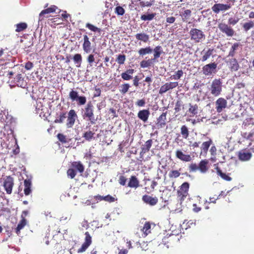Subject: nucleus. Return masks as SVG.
Listing matches in <instances>:
<instances>
[{
    "label": "nucleus",
    "mask_w": 254,
    "mask_h": 254,
    "mask_svg": "<svg viewBox=\"0 0 254 254\" xmlns=\"http://www.w3.org/2000/svg\"><path fill=\"white\" fill-rule=\"evenodd\" d=\"M227 102L223 98H219L216 101V109L218 113H220L227 106Z\"/></svg>",
    "instance_id": "16"
},
{
    "label": "nucleus",
    "mask_w": 254,
    "mask_h": 254,
    "mask_svg": "<svg viewBox=\"0 0 254 254\" xmlns=\"http://www.w3.org/2000/svg\"><path fill=\"white\" fill-rule=\"evenodd\" d=\"M149 115V111L148 110L144 109L138 112L137 117L143 122H146L148 119Z\"/></svg>",
    "instance_id": "23"
},
{
    "label": "nucleus",
    "mask_w": 254,
    "mask_h": 254,
    "mask_svg": "<svg viewBox=\"0 0 254 254\" xmlns=\"http://www.w3.org/2000/svg\"><path fill=\"white\" fill-rule=\"evenodd\" d=\"M210 94L214 97L219 96L222 91V81L220 78H215L208 87Z\"/></svg>",
    "instance_id": "1"
},
{
    "label": "nucleus",
    "mask_w": 254,
    "mask_h": 254,
    "mask_svg": "<svg viewBox=\"0 0 254 254\" xmlns=\"http://www.w3.org/2000/svg\"><path fill=\"white\" fill-rule=\"evenodd\" d=\"M71 167L79 172L80 173H82L84 170V167L83 165L80 161H74L71 163Z\"/></svg>",
    "instance_id": "27"
},
{
    "label": "nucleus",
    "mask_w": 254,
    "mask_h": 254,
    "mask_svg": "<svg viewBox=\"0 0 254 254\" xmlns=\"http://www.w3.org/2000/svg\"><path fill=\"white\" fill-rule=\"evenodd\" d=\"M209 162L207 159H203L200 161L198 164V169L200 173H206L208 170Z\"/></svg>",
    "instance_id": "21"
},
{
    "label": "nucleus",
    "mask_w": 254,
    "mask_h": 254,
    "mask_svg": "<svg viewBox=\"0 0 254 254\" xmlns=\"http://www.w3.org/2000/svg\"><path fill=\"white\" fill-rule=\"evenodd\" d=\"M126 57L125 55H119L117 58V62L119 64H123L126 61Z\"/></svg>",
    "instance_id": "52"
},
{
    "label": "nucleus",
    "mask_w": 254,
    "mask_h": 254,
    "mask_svg": "<svg viewBox=\"0 0 254 254\" xmlns=\"http://www.w3.org/2000/svg\"><path fill=\"white\" fill-rule=\"evenodd\" d=\"M69 97L72 101H76L79 106L84 105L86 102V98L84 96H79L77 91L71 89L69 93Z\"/></svg>",
    "instance_id": "5"
},
{
    "label": "nucleus",
    "mask_w": 254,
    "mask_h": 254,
    "mask_svg": "<svg viewBox=\"0 0 254 254\" xmlns=\"http://www.w3.org/2000/svg\"><path fill=\"white\" fill-rule=\"evenodd\" d=\"M212 143V140L210 138L208 141L203 142L200 147L201 151L205 153L207 152Z\"/></svg>",
    "instance_id": "39"
},
{
    "label": "nucleus",
    "mask_w": 254,
    "mask_h": 254,
    "mask_svg": "<svg viewBox=\"0 0 254 254\" xmlns=\"http://www.w3.org/2000/svg\"><path fill=\"white\" fill-rule=\"evenodd\" d=\"M239 21V18H230L228 19V23L229 24L234 25L236 24Z\"/></svg>",
    "instance_id": "62"
},
{
    "label": "nucleus",
    "mask_w": 254,
    "mask_h": 254,
    "mask_svg": "<svg viewBox=\"0 0 254 254\" xmlns=\"http://www.w3.org/2000/svg\"><path fill=\"white\" fill-rule=\"evenodd\" d=\"M239 159L243 161L249 160L252 157V153L247 150H242L239 152Z\"/></svg>",
    "instance_id": "20"
},
{
    "label": "nucleus",
    "mask_w": 254,
    "mask_h": 254,
    "mask_svg": "<svg viewBox=\"0 0 254 254\" xmlns=\"http://www.w3.org/2000/svg\"><path fill=\"white\" fill-rule=\"evenodd\" d=\"M24 194L26 195H29L32 191L31 190V186L32 183L30 180L29 179H26L24 181Z\"/></svg>",
    "instance_id": "28"
},
{
    "label": "nucleus",
    "mask_w": 254,
    "mask_h": 254,
    "mask_svg": "<svg viewBox=\"0 0 254 254\" xmlns=\"http://www.w3.org/2000/svg\"><path fill=\"white\" fill-rule=\"evenodd\" d=\"M14 80L18 86L22 87L23 85V78L21 74H18L14 78Z\"/></svg>",
    "instance_id": "50"
},
{
    "label": "nucleus",
    "mask_w": 254,
    "mask_h": 254,
    "mask_svg": "<svg viewBox=\"0 0 254 254\" xmlns=\"http://www.w3.org/2000/svg\"><path fill=\"white\" fill-rule=\"evenodd\" d=\"M95 133L91 130H89L83 133V137H84L87 141H91L93 138H94V135Z\"/></svg>",
    "instance_id": "43"
},
{
    "label": "nucleus",
    "mask_w": 254,
    "mask_h": 254,
    "mask_svg": "<svg viewBox=\"0 0 254 254\" xmlns=\"http://www.w3.org/2000/svg\"><path fill=\"white\" fill-rule=\"evenodd\" d=\"M218 28L223 33L228 37H232L235 34L234 30L229 25L225 23H220Z\"/></svg>",
    "instance_id": "10"
},
{
    "label": "nucleus",
    "mask_w": 254,
    "mask_h": 254,
    "mask_svg": "<svg viewBox=\"0 0 254 254\" xmlns=\"http://www.w3.org/2000/svg\"><path fill=\"white\" fill-rule=\"evenodd\" d=\"M176 157L184 162H190L192 157L189 154H184L181 150H177L176 151Z\"/></svg>",
    "instance_id": "17"
},
{
    "label": "nucleus",
    "mask_w": 254,
    "mask_h": 254,
    "mask_svg": "<svg viewBox=\"0 0 254 254\" xmlns=\"http://www.w3.org/2000/svg\"><path fill=\"white\" fill-rule=\"evenodd\" d=\"M152 52L150 47H147L144 48H141L138 51V54L140 56H143L145 55L150 54Z\"/></svg>",
    "instance_id": "42"
},
{
    "label": "nucleus",
    "mask_w": 254,
    "mask_h": 254,
    "mask_svg": "<svg viewBox=\"0 0 254 254\" xmlns=\"http://www.w3.org/2000/svg\"><path fill=\"white\" fill-rule=\"evenodd\" d=\"M85 238L84 242L82 244L81 248L77 250L78 253L84 252L92 243V238L88 232L85 233Z\"/></svg>",
    "instance_id": "12"
},
{
    "label": "nucleus",
    "mask_w": 254,
    "mask_h": 254,
    "mask_svg": "<svg viewBox=\"0 0 254 254\" xmlns=\"http://www.w3.org/2000/svg\"><path fill=\"white\" fill-rule=\"evenodd\" d=\"M191 13V12L190 10H185L182 15V16H183V20L184 21L188 20L190 16Z\"/></svg>",
    "instance_id": "54"
},
{
    "label": "nucleus",
    "mask_w": 254,
    "mask_h": 254,
    "mask_svg": "<svg viewBox=\"0 0 254 254\" xmlns=\"http://www.w3.org/2000/svg\"><path fill=\"white\" fill-rule=\"evenodd\" d=\"M181 133L184 138L187 139L189 135V131L188 128L183 125L181 127Z\"/></svg>",
    "instance_id": "44"
},
{
    "label": "nucleus",
    "mask_w": 254,
    "mask_h": 254,
    "mask_svg": "<svg viewBox=\"0 0 254 254\" xmlns=\"http://www.w3.org/2000/svg\"><path fill=\"white\" fill-rule=\"evenodd\" d=\"M155 2L154 0H150V1H143L142 0H137L136 1V3L135 5L136 6L135 9L136 10L140 11L142 8L145 6L146 7H150Z\"/></svg>",
    "instance_id": "14"
},
{
    "label": "nucleus",
    "mask_w": 254,
    "mask_h": 254,
    "mask_svg": "<svg viewBox=\"0 0 254 254\" xmlns=\"http://www.w3.org/2000/svg\"><path fill=\"white\" fill-rule=\"evenodd\" d=\"M115 12L118 15H123L125 13V9L121 6H117L115 8Z\"/></svg>",
    "instance_id": "55"
},
{
    "label": "nucleus",
    "mask_w": 254,
    "mask_h": 254,
    "mask_svg": "<svg viewBox=\"0 0 254 254\" xmlns=\"http://www.w3.org/2000/svg\"><path fill=\"white\" fill-rule=\"evenodd\" d=\"M87 62L92 65V64L95 62L94 55L93 54H90L87 58Z\"/></svg>",
    "instance_id": "60"
},
{
    "label": "nucleus",
    "mask_w": 254,
    "mask_h": 254,
    "mask_svg": "<svg viewBox=\"0 0 254 254\" xmlns=\"http://www.w3.org/2000/svg\"><path fill=\"white\" fill-rule=\"evenodd\" d=\"M182 106V102L180 100H178L176 103H175V112L178 113L181 110V107Z\"/></svg>",
    "instance_id": "57"
},
{
    "label": "nucleus",
    "mask_w": 254,
    "mask_h": 254,
    "mask_svg": "<svg viewBox=\"0 0 254 254\" xmlns=\"http://www.w3.org/2000/svg\"><path fill=\"white\" fill-rule=\"evenodd\" d=\"M82 49L84 52L87 54L89 53L92 50V44L87 35H83Z\"/></svg>",
    "instance_id": "15"
},
{
    "label": "nucleus",
    "mask_w": 254,
    "mask_h": 254,
    "mask_svg": "<svg viewBox=\"0 0 254 254\" xmlns=\"http://www.w3.org/2000/svg\"><path fill=\"white\" fill-rule=\"evenodd\" d=\"M142 199L144 203L149 204L151 206H154L156 205L158 201L157 197H153L147 194L144 195L142 196Z\"/></svg>",
    "instance_id": "18"
},
{
    "label": "nucleus",
    "mask_w": 254,
    "mask_h": 254,
    "mask_svg": "<svg viewBox=\"0 0 254 254\" xmlns=\"http://www.w3.org/2000/svg\"><path fill=\"white\" fill-rule=\"evenodd\" d=\"M66 112L61 113L59 118L56 119L55 120L54 122L55 123H60V124L63 123L64 122V120L66 117Z\"/></svg>",
    "instance_id": "51"
},
{
    "label": "nucleus",
    "mask_w": 254,
    "mask_h": 254,
    "mask_svg": "<svg viewBox=\"0 0 254 254\" xmlns=\"http://www.w3.org/2000/svg\"><path fill=\"white\" fill-rule=\"evenodd\" d=\"M178 85L179 83L177 81L166 82L160 87L159 90V94L160 95H163L167 92L175 88L178 86Z\"/></svg>",
    "instance_id": "8"
},
{
    "label": "nucleus",
    "mask_w": 254,
    "mask_h": 254,
    "mask_svg": "<svg viewBox=\"0 0 254 254\" xmlns=\"http://www.w3.org/2000/svg\"><path fill=\"white\" fill-rule=\"evenodd\" d=\"M134 70L133 69H128L125 72L121 74L122 78L125 80H129L132 79V77L131 74L134 73Z\"/></svg>",
    "instance_id": "31"
},
{
    "label": "nucleus",
    "mask_w": 254,
    "mask_h": 254,
    "mask_svg": "<svg viewBox=\"0 0 254 254\" xmlns=\"http://www.w3.org/2000/svg\"><path fill=\"white\" fill-rule=\"evenodd\" d=\"M228 65L229 69L232 71H236L240 67V65L237 60L234 58L229 60L228 62Z\"/></svg>",
    "instance_id": "22"
},
{
    "label": "nucleus",
    "mask_w": 254,
    "mask_h": 254,
    "mask_svg": "<svg viewBox=\"0 0 254 254\" xmlns=\"http://www.w3.org/2000/svg\"><path fill=\"white\" fill-rule=\"evenodd\" d=\"M77 119V115L75 111L71 109L68 113L66 126L67 128H71L75 124V120Z\"/></svg>",
    "instance_id": "11"
},
{
    "label": "nucleus",
    "mask_w": 254,
    "mask_h": 254,
    "mask_svg": "<svg viewBox=\"0 0 254 254\" xmlns=\"http://www.w3.org/2000/svg\"><path fill=\"white\" fill-rule=\"evenodd\" d=\"M189 112L190 114V117H193L197 114L198 105L197 104L192 105L189 104Z\"/></svg>",
    "instance_id": "33"
},
{
    "label": "nucleus",
    "mask_w": 254,
    "mask_h": 254,
    "mask_svg": "<svg viewBox=\"0 0 254 254\" xmlns=\"http://www.w3.org/2000/svg\"><path fill=\"white\" fill-rule=\"evenodd\" d=\"M127 186L135 189L137 188L139 186V182L136 176H131L130 177Z\"/></svg>",
    "instance_id": "26"
},
{
    "label": "nucleus",
    "mask_w": 254,
    "mask_h": 254,
    "mask_svg": "<svg viewBox=\"0 0 254 254\" xmlns=\"http://www.w3.org/2000/svg\"><path fill=\"white\" fill-rule=\"evenodd\" d=\"M94 107L91 101H89L84 107L83 110L84 113L83 117L85 119H87L90 121L91 124L95 123V119L94 114Z\"/></svg>",
    "instance_id": "2"
},
{
    "label": "nucleus",
    "mask_w": 254,
    "mask_h": 254,
    "mask_svg": "<svg viewBox=\"0 0 254 254\" xmlns=\"http://www.w3.org/2000/svg\"><path fill=\"white\" fill-rule=\"evenodd\" d=\"M15 31L17 32H21L27 28V25L26 23L21 22L16 25Z\"/></svg>",
    "instance_id": "45"
},
{
    "label": "nucleus",
    "mask_w": 254,
    "mask_h": 254,
    "mask_svg": "<svg viewBox=\"0 0 254 254\" xmlns=\"http://www.w3.org/2000/svg\"><path fill=\"white\" fill-rule=\"evenodd\" d=\"M242 27L244 31L248 32L249 30L254 27V21L252 20H249L243 24Z\"/></svg>",
    "instance_id": "35"
},
{
    "label": "nucleus",
    "mask_w": 254,
    "mask_h": 254,
    "mask_svg": "<svg viewBox=\"0 0 254 254\" xmlns=\"http://www.w3.org/2000/svg\"><path fill=\"white\" fill-rule=\"evenodd\" d=\"M183 74H184V72L182 69L178 70V71L175 72V73L174 75L170 76V78L171 79L179 80L183 76Z\"/></svg>",
    "instance_id": "47"
},
{
    "label": "nucleus",
    "mask_w": 254,
    "mask_h": 254,
    "mask_svg": "<svg viewBox=\"0 0 254 254\" xmlns=\"http://www.w3.org/2000/svg\"><path fill=\"white\" fill-rule=\"evenodd\" d=\"M145 104V100L144 99L138 100L135 103V105L138 107H143Z\"/></svg>",
    "instance_id": "63"
},
{
    "label": "nucleus",
    "mask_w": 254,
    "mask_h": 254,
    "mask_svg": "<svg viewBox=\"0 0 254 254\" xmlns=\"http://www.w3.org/2000/svg\"><path fill=\"white\" fill-rule=\"evenodd\" d=\"M103 199L104 200L109 202H112L115 201V198L109 194L104 196Z\"/></svg>",
    "instance_id": "61"
},
{
    "label": "nucleus",
    "mask_w": 254,
    "mask_h": 254,
    "mask_svg": "<svg viewBox=\"0 0 254 254\" xmlns=\"http://www.w3.org/2000/svg\"><path fill=\"white\" fill-rule=\"evenodd\" d=\"M14 186V179L10 176H6L3 180V186L6 193L10 194L12 193Z\"/></svg>",
    "instance_id": "9"
},
{
    "label": "nucleus",
    "mask_w": 254,
    "mask_h": 254,
    "mask_svg": "<svg viewBox=\"0 0 254 254\" xmlns=\"http://www.w3.org/2000/svg\"><path fill=\"white\" fill-rule=\"evenodd\" d=\"M27 224V220L25 218H22L18 223L17 227L15 229V232L17 235L20 234V230H22Z\"/></svg>",
    "instance_id": "29"
},
{
    "label": "nucleus",
    "mask_w": 254,
    "mask_h": 254,
    "mask_svg": "<svg viewBox=\"0 0 254 254\" xmlns=\"http://www.w3.org/2000/svg\"><path fill=\"white\" fill-rule=\"evenodd\" d=\"M215 169L216 170L217 174L222 179L227 181H230L232 180V178L230 177L228 174L223 173L220 168L216 164L215 165Z\"/></svg>",
    "instance_id": "25"
},
{
    "label": "nucleus",
    "mask_w": 254,
    "mask_h": 254,
    "mask_svg": "<svg viewBox=\"0 0 254 254\" xmlns=\"http://www.w3.org/2000/svg\"><path fill=\"white\" fill-rule=\"evenodd\" d=\"M135 37L137 40L142 41L144 43H147L149 39V35L144 32L137 33Z\"/></svg>",
    "instance_id": "30"
},
{
    "label": "nucleus",
    "mask_w": 254,
    "mask_h": 254,
    "mask_svg": "<svg viewBox=\"0 0 254 254\" xmlns=\"http://www.w3.org/2000/svg\"><path fill=\"white\" fill-rule=\"evenodd\" d=\"M214 52V49H208L206 52H204L203 55L202 56L200 60L202 62H205L208 60L210 56L212 55Z\"/></svg>",
    "instance_id": "38"
},
{
    "label": "nucleus",
    "mask_w": 254,
    "mask_h": 254,
    "mask_svg": "<svg viewBox=\"0 0 254 254\" xmlns=\"http://www.w3.org/2000/svg\"><path fill=\"white\" fill-rule=\"evenodd\" d=\"M189 34L190 40L194 43L202 42L205 38L203 32L197 28H191Z\"/></svg>",
    "instance_id": "3"
},
{
    "label": "nucleus",
    "mask_w": 254,
    "mask_h": 254,
    "mask_svg": "<svg viewBox=\"0 0 254 254\" xmlns=\"http://www.w3.org/2000/svg\"><path fill=\"white\" fill-rule=\"evenodd\" d=\"M58 8L56 5H51L50 7L43 10L39 15V21H43L45 17H49L48 14L51 13H54Z\"/></svg>",
    "instance_id": "13"
},
{
    "label": "nucleus",
    "mask_w": 254,
    "mask_h": 254,
    "mask_svg": "<svg viewBox=\"0 0 254 254\" xmlns=\"http://www.w3.org/2000/svg\"><path fill=\"white\" fill-rule=\"evenodd\" d=\"M57 137L59 141H60L62 143H66L67 142L65 135L62 133H59L57 135Z\"/></svg>",
    "instance_id": "58"
},
{
    "label": "nucleus",
    "mask_w": 254,
    "mask_h": 254,
    "mask_svg": "<svg viewBox=\"0 0 254 254\" xmlns=\"http://www.w3.org/2000/svg\"><path fill=\"white\" fill-rule=\"evenodd\" d=\"M141 230L143 233V237H146L151 233V223L149 222H145Z\"/></svg>",
    "instance_id": "32"
},
{
    "label": "nucleus",
    "mask_w": 254,
    "mask_h": 254,
    "mask_svg": "<svg viewBox=\"0 0 254 254\" xmlns=\"http://www.w3.org/2000/svg\"><path fill=\"white\" fill-rule=\"evenodd\" d=\"M73 60L76 67H79L82 62V56L80 54H76L73 57Z\"/></svg>",
    "instance_id": "40"
},
{
    "label": "nucleus",
    "mask_w": 254,
    "mask_h": 254,
    "mask_svg": "<svg viewBox=\"0 0 254 254\" xmlns=\"http://www.w3.org/2000/svg\"><path fill=\"white\" fill-rule=\"evenodd\" d=\"M76 175V171L74 169L72 168H69L67 171V175L68 177L70 179H73Z\"/></svg>",
    "instance_id": "53"
},
{
    "label": "nucleus",
    "mask_w": 254,
    "mask_h": 254,
    "mask_svg": "<svg viewBox=\"0 0 254 254\" xmlns=\"http://www.w3.org/2000/svg\"><path fill=\"white\" fill-rule=\"evenodd\" d=\"M155 16V13H152L148 14H143L141 16L140 18L141 20L144 21H150L152 20Z\"/></svg>",
    "instance_id": "46"
},
{
    "label": "nucleus",
    "mask_w": 254,
    "mask_h": 254,
    "mask_svg": "<svg viewBox=\"0 0 254 254\" xmlns=\"http://www.w3.org/2000/svg\"><path fill=\"white\" fill-rule=\"evenodd\" d=\"M198 165L196 163H191L190 165L189 168L190 172H195L199 170L198 168Z\"/></svg>",
    "instance_id": "56"
},
{
    "label": "nucleus",
    "mask_w": 254,
    "mask_h": 254,
    "mask_svg": "<svg viewBox=\"0 0 254 254\" xmlns=\"http://www.w3.org/2000/svg\"><path fill=\"white\" fill-rule=\"evenodd\" d=\"M190 184L188 182L183 183L177 190V196L182 202L188 195Z\"/></svg>",
    "instance_id": "4"
},
{
    "label": "nucleus",
    "mask_w": 254,
    "mask_h": 254,
    "mask_svg": "<svg viewBox=\"0 0 254 254\" xmlns=\"http://www.w3.org/2000/svg\"><path fill=\"white\" fill-rule=\"evenodd\" d=\"M154 59H150L148 60H143L140 63V67L142 68L148 67L153 64Z\"/></svg>",
    "instance_id": "37"
},
{
    "label": "nucleus",
    "mask_w": 254,
    "mask_h": 254,
    "mask_svg": "<svg viewBox=\"0 0 254 254\" xmlns=\"http://www.w3.org/2000/svg\"><path fill=\"white\" fill-rule=\"evenodd\" d=\"M232 4L231 3L227 2L226 4L218 3H215L211 7L212 11L215 14H218L220 12L226 11L231 8Z\"/></svg>",
    "instance_id": "6"
},
{
    "label": "nucleus",
    "mask_w": 254,
    "mask_h": 254,
    "mask_svg": "<svg viewBox=\"0 0 254 254\" xmlns=\"http://www.w3.org/2000/svg\"><path fill=\"white\" fill-rule=\"evenodd\" d=\"M127 178L123 175H121L119 178V183L121 185L125 186L126 184Z\"/></svg>",
    "instance_id": "59"
},
{
    "label": "nucleus",
    "mask_w": 254,
    "mask_h": 254,
    "mask_svg": "<svg viewBox=\"0 0 254 254\" xmlns=\"http://www.w3.org/2000/svg\"><path fill=\"white\" fill-rule=\"evenodd\" d=\"M241 46L240 43H235L231 48L229 53V56L233 57L236 53V51L238 49V48Z\"/></svg>",
    "instance_id": "36"
},
{
    "label": "nucleus",
    "mask_w": 254,
    "mask_h": 254,
    "mask_svg": "<svg viewBox=\"0 0 254 254\" xmlns=\"http://www.w3.org/2000/svg\"><path fill=\"white\" fill-rule=\"evenodd\" d=\"M217 64L215 62L211 63L202 67L203 74L205 76H209L215 74L217 70Z\"/></svg>",
    "instance_id": "7"
},
{
    "label": "nucleus",
    "mask_w": 254,
    "mask_h": 254,
    "mask_svg": "<svg viewBox=\"0 0 254 254\" xmlns=\"http://www.w3.org/2000/svg\"><path fill=\"white\" fill-rule=\"evenodd\" d=\"M167 112L163 113L157 119L156 125L158 128H162L166 125Z\"/></svg>",
    "instance_id": "19"
},
{
    "label": "nucleus",
    "mask_w": 254,
    "mask_h": 254,
    "mask_svg": "<svg viewBox=\"0 0 254 254\" xmlns=\"http://www.w3.org/2000/svg\"><path fill=\"white\" fill-rule=\"evenodd\" d=\"M33 64L32 62L29 61L25 64V68L26 70H30L33 67Z\"/></svg>",
    "instance_id": "64"
},
{
    "label": "nucleus",
    "mask_w": 254,
    "mask_h": 254,
    "mask_svg": "<svg viewBox=\"0 0 254 254\" xmlns=\"http://www.w3.org/2000/svg\"><path fill=\"white\" fill-rule=\"evenodd\" d=\"M152 142L153 141L152 139H149L145 142L144 144L142 145L141 150L140 152V155L141 156H143L144 154L150 150Z\"/></svg>",
    "instance_id": "24"
},
{
    "label": "nucleus",
    "mask_w": 254,
    "mask_h": 254,
    "mask_svg": "<svg viewBox=\"0 0 254 254\" xmlns=\"http://www.w3.org/2000/svg\"><path fill=\"white\" fill-rule=\"evenodd\" d=\"M130 85L128 83H124L120 87V92L123 95L125 94L128 90Z\"/></svg>",
    "instance_id": "48"
},
{
    "label": "nucleus",
    "mask_w": 254,
    "mask_h": 254,
    "mask_svg": "<svg viewBox=\"0 0 254 254\" xmlns=\"http://www.w3.org/2000/svg\"><path fill=\"white\" fill-rule=\"evenodd\" d=\"M154 52V58L153 59H154V61L155 60L159 58L161 55L163 53V50L160 46H157L155 47V48L153 49Z\"/></svg>",
    "instance_id": "34"
},
{
    "label": "nucleus",
    "mask_w": 254,
    "mask_h": 254,
    "mask_svg": "<svg viewBox=\"0 0 254 254\" xmlns=\"http://www.w3.org/2000/svg\"><path fill=\"white\" fill-rule=\"evenodd\" d=\"M180 171L181 168H180L179 170H172L169 172V177L170 178H177L179 177L180 175Z\"/></svg>",
    "instance_id": "49"
},
{
    "label": "nucleus",
    "mask_w": 254,
    "mask_h": 254,
    "mask_svg": "<svg viewBox=\"0 0 254 254\" xmlns=\"http://www.w3.org/2000/svg\"><path fill=\"white\" fill-rule=\"evenodd\" d=\"M85 26L88 29L94 32H98L100 34L102 31V30L100 28H98L97 27L89 23H87Z\"/></svg>",
    "instance_id": "41"
}]
</instances>
